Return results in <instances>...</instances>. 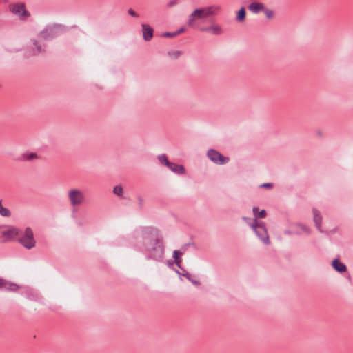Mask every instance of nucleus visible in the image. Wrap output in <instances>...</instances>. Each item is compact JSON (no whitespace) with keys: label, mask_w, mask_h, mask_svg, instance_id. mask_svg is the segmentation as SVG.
Returning a JSON list of instances; mask_svg holds the SVG:
<instances>
[{"label":"nucleus","mask_w":353,"mask_h":353,"mask_svg":"<svg viewBox=\"0 0 353 353\" xmlns=\"http://www.w3.org/2000/svg\"><path fill=\"white\" fill-rule=\"evenodd\" d=\"M158 159L159 161V162L163 164V165H166L167 167H168L169 164H170V161H168V158H167V156L165 154H161V155H159L158 156Z\"/></svg>","instance_id":"obj_22"},{"label":"nucleus","mask_w":353,"mask_h":353,"mask_svg":"<svg viewBox=\"0 0 353 353\" xmlns=\"http://www.w3.org/2000/svg\"><path fill=\"white\" fill-rule=\"evenodd\" d=\"M10 10L12 13L17 14L22 17H28L30 16V14L26 10L25 6L23 3H16L12 5L10 7Z\"/></svg>","instance_id":"obj_6"},{"label":"nucleus","mask_w":353,"mask_h":353,"mask_svg":"<svg viewBox=\"0 0 353 353\" xmlns=\"http://www.w3.org/2000/svg\"><path fill=\"white\" fill-rule=\"evenodd\" d=\"M171 171L176 174H184L185 172V170L184 167L181 165H179L174 163H170L168 167Z\"/></svg>","instance_id":"obj_15"},{"label":"nucleus","mask_w":353,"mask_h":353,"mask_svg":"<svg viewBox=\"0 0 353 353\" xmlns=\"http://www.w3.org/2000/svg\"><path fill=\"white\" fill-rule=\"evenodd\" d=\"M263 11L264 12V13L268 19H271L273 18L274 12L272 10L266 9L265 8H264V10H263Z\"/></svg>","instance_id":"obj_25"},{"label":"nucleus","mask_w":353,"mask_h":353,"mask_svg":"<svg viewBox=\"0 0 353 353\" xmlns=\"http://www.w3.org/2000/svg\"><path fill=\"white\" fill-rule=\"evenodd\" d=\"M24 158L27 160H33L34 159H37V155L36 153L34 152H29L24 154Z\"/></svg>","instance_id":"obj_24"},{"label":"nucleus","mask_w":353,"mask_h":353,"mask_svg":"<svg viewBox=\"0 0 353 353\" xmlns=\"http://www.w3.org/2000/svg\"><path fill=\"white\" fill-rule=\"evenodd\" d=\"M190 281H191V283L194 285H200V282L198 280L191 279Z\"/></svg>","instance_id":"obj_32"},{"label":"nucleus","mask_w":353,"mask_h":353,"mask_svg":"<svg viewBox=\"0 0 353 353\" xmlns=\"http://www.w3.org/2000/svg\"><path fill=\"white\" fill-rule=\"evenodd\" d=\"M185 249L182 248L181 250H176L173 252L172 256L174 259V261L176 265L180 268L181 260L180 259V256L184 253Z\"/></svg>","instance_id":"obj_16"},{"label":"nucleus","mask_w":353,"mask_h":353,"mask_svg":"<svg viewBox=\"0 0 353 353\" xmlns=\"http://www.w3.org/2000/svg\"><path fill=\"white\" fill-rule=\"evenodd\" d=\"M252 210H253V213H254V216L256 217L259 212V208L256 207H254Z\"/></svg>","instance_id":"obj_34"},{"label":"nucleus","mask_w":353,"mask_h":353,"mask_svg":"<svg viewBox=\"0 0 353 353\" xmlns=\"http://www.w3.org/2000/svg\"><path fill=\"white\" fill-rule=\"evenodd\" d=\"M245 17V10L244 7H242L237 12L236 19L237 21L241 22V21H244Z\"/></svg>","instance_id":"obj_21"},{"label":"nucleus","mask_w":353,"mask_h":353,"mask_svg":"<svg viewBox=\"0 0 353 353\" xmlns=\"http://www.w3.org/2000/svg\"><path fill=\"white\" fill-rule=\"evenodd\" d=\"M34 241L32 230L30 227L26 228L23 236L21 240H19V243H22L23 241H26L27 243H33Z\"/></svg>","instance_id":"obj_11"},{"label":"nucleus","mask_w":353,"mask_h":353,"mask_svg":"<svg viewBox=\"0 0 353 353\" xmlns=\"http://www.w3.org/2000/svg\"><path fill=\"white\" fill-rule=\"evenodd\" d=\"M312 213H313L314 222L316 228H318V230L319 231H321V222H322V216L320 214V212L315 208H314L312 210Z\"/></svg>","instance_id":"obj_14"},{"label":"nucleus","mask_w":353,"mask_h":353,"mask_svg":"<svg viewBox=\"0 0 353 353\" xmlns=\"http://www.w3.org/2000/svg\"><path fill=\"white\" fill-rule=\"evenodd\" d=\"M261 187H263V188H272V183H263L261 185Z\"/></svg>","instance_id":"obj_36"},{"label":"nucleus","mask_w":353,"mask_h":353,"mask_svg":"<svg viewBox=\"0 0 353 353\" xmlns=\"http://www.w3.org/2000/svg\"><path fill=\"white\" fill-rule=\"evenodd\" d=\"M182 270L185 272V273H181L179 272V271H176V273L179 274V275H182V276H185L189 281L192 279L191 278V275L185 270V269H182Z\"/></svg>","instance_id":"obj_26"},{"label":"nucleus","mask_w":353,"mask_h":353,"mask_svg":"<svg viewBox=\"0 0 353 353\" xmlns=\"http://www.w3.org/2000/svg\"><path fill=\"white\" fill-rule=\"evenodd\" d=\"M23 245L27 250H30L34 246L35 244H23Z\"/></svg>","instance_id":"obj_33"},{"label":"nucleus","mask_w":353,"mask_h":353,"mask_svg":"<svg viewBox=\"0 0 353 353\" xmlns=\"http://www.w3.org/2000/svg\"><path fill=\"white\" fill-rule=\"evenodd\" d=\"M53 32L54 30L52 28H46L41 32L40 36L43 39H48L50 35H52V37H53Z\"/></svg>","instance_id":"obj_20"},{"label":"nucleus","mask_w":353,"mask_h":353,"mask_svg":"<svg viewBox=\"0 0 353 353\" xmlns=\"http://www.w3.org/2000/svg\"><path fill=\"white\" fill-rule=\"evenodd\" d=\"M208 158L214 163L219 165H224L229 161V158L223 156L218 151L210 149L208 151Z\"/></svg>","instance_id":"obj_4"},{"label":"nucleus","mask_w":353,"mask_h":353,"mask_svg":"<svg viewBox=\"0 0 353 353\" xmlns=\"http://www.w3.org/2000/svg\"><path fill=\"white\" fill-rule=\"evenodd\" d=\"M163 253V248L161 245L154 246L150 248V253L147 255V259H157L162 257Z\"/></svg>","instance_id":"obj_8"},{"label":"nucleus","mask_w":353,"mask_h":353,"mask_svg":"<svg viewBox=\"0 0 353 353\" xmlns=\"http://www.w3.org/2000/svg\"><path fill=\"white\" fill-rule=\"evenodd\" d=\"M163 36L165 37H175L176 35L175 32H165L163 34Z\"/></svg>","instance_id":"obj_29"},{"label":"nucleus","mask_w":353,"mask_h":353,"mask_svg":"<svg viewBox=\"0 0 353 353\" xmlns=\"http://www.w3.org/2000/svg\"><path fill=\"white\" fill-rule=\"evenodd\" d=\"M145 234L151 235L156 237L155 241L157 242L162 241V239L159 236V234L157 230L150 228L145 230Z\"/></svg>","instance_id":"obj_17"},{"label":"nucleus","mask_w":353,"mask_h":353,"mask_svg":"<svg viewBox=\"0 0 353 353\" xmlns=\"http://www.w3.org/2000/svg\"><path fill=\"white\" fill-rule=\"evenodd\" d=\"M179 268L181 269V271H179V272H181V273H185V272L182 270V269H183V268H182L181 267H180Z\"/></svg>","instance_id":"obj_38"},{"label":"nucleus","mask_w":353,"mask_h":353,"mask_svg":"<svg viewBox=\"0 0 353 353\" xmlns=\"http://www.w3.org/2000/svg\"><path fill=\"white\" fill-rule=\"evenodd\" d=\"M41 52L42 49L41 46H39L36 41H34L33 46L31 48V52H30V54L31 55H37L40 54Z\"/></svg>","instance_id":"obj_18"},{"label":"nucleus","mask_w":353,"mask_h":353,"mask_svg":"<svg viewBox=\"0 0 353 353\" xmlns=\"http://www.w3.org/2000/svg\"><path fill=\"white\" fill-rule=\"evenodd\" d=\"M332 267L334 269L339 272H344L347 270V267L345 263L341 262L339 259H334L332 261Z\"/></svg>","instance_id":"obj_13"},{"label":"nucleus","mask_w":353,"mask_h":353,"mask_svg":"<svg viewBox=\"0 0 353 353\" xmlns=\"http://www.w3.org/2000/svg\"><path fill=\"white\" fill-rule=\"evenodd\" d=\"M168 54L171 57H174V58H177L180 56L181 52L179 51H172L169 52Z\"/></svg>","instance_id":"obj_27"},{"label":"nucleus","mask_w":353,"mask_h":353,"mask_svg":"<svg viewBox=\"0 0 353 353\" xmlns=\"http://www.w3.org/2000/svg\"><path fill=\"white\" fill-rule=\"evenodd\" d=\"M254 230L261 241L263 243H267L268 241V235L266 229L263 225H256L254 227Z\"/></svg>","instance_id":"obj_9"},{"label":"nucleus","mask_w":353,"mask_h":353,"mask_svg":"<svg viewBox=\"0 0 353 353\" xmlns=\"http://www.w3.org/2000/svg\"><path fill=\"white\" fill-rule=\"evenodd\" d=\"M128 13L132 16V17H138L139 15L138 14L134 11L132 8H130L128 10Z\"/></svg>","instance_id":"obj_28"},{"label":"nucleus","mask_w":353,"mask_h":353,"mask_svg":"<svg viewBox=\"0 0 353 353\" xmlns=\"http://www.w3.org/2000/svg\"><path fill=\"white\" fill-rule=\"evenodd\" d=\"M0 215L3 217H10L11 216L10 210L2 205V200H0Z\"/></svg>","instance_id":"obj_19"},{"label":"nucleus","mask_w":353,"mask_h":353,"mask_svg":"<svg viewBox=\"0 0 353 353\" xmlns=\"http://www.w3.org/2000/svg\"><path fill=\"white\" fill-rule=\"evenodd\" d=\"M266 215V211L265 210H261L259 212L257 216L260 218H263Z\"/></svg>","instance_id":"obj_30"},{"label":"nucleus","mask_w":353,"mask_h":353,"mask_svg":"<svg viewBox=\"0 0 353 353\" xmlns=\"http://www.w3.org/2000/svg\"><path fill=\"white\" fill-rule=\"evenodd\" d=\"M113 192L119 196H122L123 188L121 185H117L114 188Z\"/></svg>","instance_id":"obj_23"},{"label":"nucleus","mask_w":353,"mask_h":353,"mask_svg":"<svg viewBox=\"0 0 353 353\" xmlns=\"http://www.w3.org/2000/svg\"><path fill=\"white\" fill-rule=\"evenodd\" d=\"M19 289V285L1 279L0 283V290H4L7 292H16Z\"/></svg>","instance_id":"obj_7"},{"label":"nucleus","mask_w":353,"mask_h":353,"mask_svg":"<svg viewBox=\"0 0 353 353\" xmlns=\"http://www.w3.org/2000/svg\"><path fill=\"white\" fill-rule=\"evenodd\" d=\"M19 234V230L12 225L6 226L5 229L1 232V237L8 241H15Z\"/></svg>","instance_id":"obj_3"},{"label":"nucleus","mask_w":353,"mask_h":353,"mask_svg":"<svg viewBox=\"0 0 353 353\" xmlns=\"http://www.w3.org/2000/svg\"><path fill=\"white\" fill-rule=\"evenodd\" d=\"M30 295H28V298L30 300H34L36 299V296H37V294L35 293H34L32 291H30Z\"/></svg>","instance_id":"obj_31"},{"label":"nucleus","mask_w":353,"mask_h":353,"mask_svg":"<svg viewBox=\"0 0 353 353\" xmlns=\"http://www.w3.org/2000/svg\"><path fill=\"white\" fill-rule=\"evenodd\" d=\"M301 227L302 230H303L305 232H306V233H308V232H309V229H308L306 226H305V225H301Z\"/></svg>","instance_id":"obj_37"},{"label":"nucleus","mask_w":353,"mask_h":353,"mask_svg":"<svg viewBox=\"0 0 353 353\" xmlns=\"http://www.w3.org/2000/svg\"><path fill=\"white\" fill-rule=\"evenodd\" d=\"M220 10L216 6H212L195 9L189 16L188 24L190 27H194L196 19H202L210 16L216 15Z\"/></svg>","instance_id":"obj_1"},{"label":"nucleus","mask_w":353,"mask_h":353,"mask_svg":"<svg viewBox=\"0 0 353 353\" xmlns=\"http://www.w3.org/2000/svg\"><path fill=\"white\" fill-rule=\"evenodd\" d=\"M199 30L201 32H208L214 35H220L223 32L222 27L213 22H212L210 26L208 27H201Z\"/></svg>","instance_id":"obj_5"},{"label":"nucleus","mask_w":353,"mask_h":353,"mask_svg":"<svg viewBox=\"0 0 353 353\" xmlns=\"http://www.w3.org/2000/svg\"><path fill=\"white\" fill-rule=\"evenodd\" d=\"M185 31V28H179L177 31L175 32L176 33V35H178L180 33H182Z\"/></svg>","instance_id":"obj_35"},{"label":"nucleus","mask_w":353,"mask_h":353,"mask_svg":"<svg viewBox=\"0 0 353 353\" xmlns=\"http://www.w3.org/2000/svg\"><path fill=\"white\" fill-rule=\"evenodd\" d=\"M265 6L262 3L252 2L248 6V9L254 14L264 10Z\"/></svg>","instance_id":"obj_12"},{"label":"nucleus","mask_w":353,"mask_h":353,"mask_svg":"<svg viewBox=\"0 0 353 353\" xmlns=\"http://www.w3.org/2000/svg\"><path fill=\"white\" fill-rule=\"evenodd\" d=\"M68 198L70 205L72 207L79 206L85 201L84 193L78 188L70 189L68 191Z\"/></svg>","instance_id":"obj_2"},{"label":"nucleus","mask_w":353,"mask_h":353,"mask_svg":"<svg viewBox=\"0 0 353 353\" xmlns=\"http://www.w3.org/2000/svg\"><path fill=\"white\" fill-rule=\"evenodd\" d=\"M143 37L145 41H150L153 37V28L148 24H142Z\"/></svg>","instance_id":"obj_10"}]
</instances>
